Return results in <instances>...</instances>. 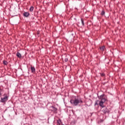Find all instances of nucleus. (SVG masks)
<instances>
[{
    "label": "nucleus",
    "instance_id": "obj_1",
    "mask_svg": "<svg viewBox=\"0 0 125 125\" xmlns=\"http://www.w3.org/2000/svg\"><path fill=\"white\" fill-rule=\"evenodd\" d=\"M98 98L101 101H96L95 103V106H96V105H98V102H99V104L100 105V107H102V108H104V107H105V106H104V103L107 101V97H105L104 94H103L101 96H98Z\"/></svg>",
    "mask_w": 125,
    "mask_h": 125
},
{
    "label": "nucleus",
    "instance_id": "obj_2",
    "mask_svg": "<svg viewBox=\"0 0 125 125\" xmlns=\"http://www.w3.org/2000/svg\"><path fill=\"white\" fill-rule=\"evenodd\" d=\"M70 102L74 106H78L79 104H83V102L82 99L76 98L74 100H71Z\"/></svg>",
    "mask_w": 125,
    "mask_h": 125
},
{
    "label": "nucleus",
    "instance_id": "obj_3",
    "mask_svg": "<svg viewBox=\"0 0 125 125\" xmlns=\"http://www.w3.org/2000/svg\"><path fill=\"white\" fill-rule=\"evenodd\" d=\"M7 100H8V97L7 96H5L4 98H1L0 101L3 103L4 102H6Z\"/></svg>",
    "mask_w": 125,
    "mask_h": 125
},
{
    "label": "nucleus",
    "instance_id": "obj_4",
    "mask_svg": "<svg viewBox=\"0 0 125 125\" xmlns=\"http://www.w3.org/2000/svg\"><path fill=\"white\" fill-rule=\"evenodd\" d=\"M102 112L104 113V114H109V113H110V110H109V109L108 108H107L106 107L104 108L102 110Z\"/></svg>",
    "mask_w": 125,
    "mask_h": 125
},
{
    "label": "nucleus",
    "instance_id": "obj_5",
    "mask_svg": "<svg viewBox=\"0 0 125 125\" xmlns=\"http://www.w3.org/2000/svg\"><path fill=\"white\" fill-rule=\"evenodd\" d=\"M3 86H0V97L2 95V94L3 93Z\"/></svg>",
    "mask_w": 125,
    "mask_h": 125
},
{
    "label": "nucleus",
    "instance_id": "obj_6",
    "mask_svg": "<svg viewBox=\"0 0 125 125\" xmlns=\"http://www.w3.org/2000/svg\"><path fill=\"white\" fill-rule=\"evenodd\" d=\"M29 15H30V13H29L28 12H25L23 13V16L24 17H29Z\"/></svg>",
    "mask_w": 125,
    "mask_h": 125
},
{
    "label": "nucleus",
    "instance_id": "obj_7",
    "mask_svg": "<svg viewBox=\"0 0 125 125\" xmlns=\"http://www.w3.org/2000/svg\"><path fill=\"white\" fill-rule=\"evenodd\" d=\"M31 73H33V74H35V73H36V68H35L34 66H31Z\"/></svg>",
    "mask_w": 125,
    "mask_h": 125
},
{
    "label": "nucleus",
    "instance_id": "obj_8",
    "mask_svg": "<svg viewBox=\"0 0 125 125\" xmlns=\"http://www.w3.org/2000/svg\"><path fill=\"white\" fill-rule=\"evenodd\" d=\"M52 108L53 109V111L54 113H57V110H58L57 108H56L53 106H52Z\"/></svg>",
    "mask_w": 125,
    "mask_h": 125
},
{
    "label": "nucleus",
    "instance_id": "obj_9",
    "mask_svg": "<svg viewBox=\"0 0 125 125\" xmlns=\"http://www.w3.org/2000/svg\"><path fill=\"white\" fill-rule=\"evenodd\" d=\"M16 56L19 58H21V57H22V56L21 55V54H20V53H19L18 52L17 53Z\"/></svg>",
    "mask_w": 125,
    "mask_h": 125
},
{
    "label": "nucleus",
    "instance_id": "obj_10",
    "mask_svg": "<svg viewBox=\"0 0 125 125\" xmlns=\"http://www.w3.org/2000/svg\"><path fill=\"white\" fill-rule=\"evenodd\" d=\"M100 49H101V51H104V50H105V46L100 47Z\"/></svg>",
    "mask_w": 125,
    "mask_h": 125
},
{
    "label": "nucleus",
    "instance_id": "obj_11",
    "mask_svg": "<svg viewBox=\"0 0 125 125\" xmlns=\"http://www.w3.org/2000/svg\"><path fill=\"white\" fill-rule=\"evenodd\" d=\"M61 123H62V122L61 119H59V120H57V125H61Z\"/></svg>",
    "mask_w": 125,
    "mask_h": 125
},
{
    "label": "nucleus",
    "instance_id": "obj_12",
    "mask_svg": "<svg viewBox=\"0 0 125 125\" xmlns=\"http://www.w3.org/2000/svg\"><path fill=\"white\" fill-rule=\"evenodd\" d=\"M29 10L31 12H33V11H34V7L31 6L29 9Z\"/></svg>",
    "mask_w": 125,
    "mask_h": 125
},
{
    "label": "nucleus",
    "instance_id": "obj_13",
    "mask_svg": "<svg viewBox=\"0 0 125 125\" xmlns=\"http://www.w3.org/2000/svg\"><path fill=\"white\" fill-rule=\"evenodd\" d=\"M3 64H4V65H7L8 64V62H6V61H3Z\"/></svg>",
    "mask_w": 125,
    "mask_h": 125
},
{
    "label": "nucleus",
    "instance_id": "obj_14",
    "mask_svg": "<svg viewBox=\"0 0 125 125\" xmlns=\"http://www.w3.org/2000/svg\"><path fill=\"white\" fill-rule=\"evenodd\" d=\"M101 15L103 16V15H105V12L104 11H102L101 13Z\"/></svg>",
    "mask_w": 125,
    "mask_h": 125
},
{
    "label": "nucleus",
    "instance_id": "obj_15",
    "mask_svg": "<svg viewBox=\"0 0 125 125\" xmlns=\"http://www.w3.org/2000/svg\"><path fill=\"white\" fill-rule=\"evenodd\" d=\"M81 22L83 26H84V23L83 22V19H81Z\"/></svg>",
    "mask_w": 125,
    "mask_h": 125
},
{
    "label": "nucleus",
    "instance_id": "obj_16",
    "mask_svg": "<svg viewBox=\"0 0 125 125\" xmlns=\"http://www.w3.org/2000/svg\"><path fill=\"white\" fill-rule=\"evenodd\" d=\"M100 75H101V77H105L104 73H100Z\"/></svg>",
    "mask_w": 125,
    "mask_h": 125
},
{
    "label": "nucleus",
    "instance_id": "obj_17",
    "mask_svg": "<svg viewBox=\"0 0 125 125\" xmlns=\"http://www.w3.org/2000/svg\"><path fill=\"white\" fill-rule=\"evenodd\" d=\"M65 62H68V58H65L64 59Z\"/></svg>",
    "mask_w": 125,
    "mask_h": 125
},
{
    "label": "nucleus",
    "instance_id": "obj_18",
    "mask_svg": "<svg viewBox=\"0 0 125 125\" xmlns=\"http://www.w3.org/2000/svg\"><path fill=\"white\" fill-rule=\"evenodd\" d=\"M37 35H40V32L39 31H37Z\"/></svg>",
    "mask_w": 125,
    "mask_h": 125
},
{
    "label": "nucleus",
    "instance_id": "obj_19",
    "mask_svg": "<svg viewBox=\"0 0 125 125\" xmlns=\"http://www.w3.org/2000/svg\"><path fill=\"white\" fill-rule=\"evenodd\" d=\"M62 125H64V124H62Z\"/></svg>",
    "mask_w": 125,
    "mask_h": 125
}]
</instances>
